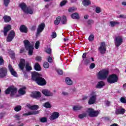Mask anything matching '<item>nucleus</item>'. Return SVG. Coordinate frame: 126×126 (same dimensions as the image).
Wrapping results in <instances>:
<instances>
[{
    "mask_svg": "<svg viewBox=\"0 0 126 126\" xmlns=\"http://www.w3.org/2000/svg\"><path fill=\"white\" fill-rule=\"evenodd\" d=\"M25 13L28 14H33V8L31 7H28L26 9V10L24 12Z\"/></svg>",
    "mask_w": 126,
    "mask_h": 126,
    "instance_id": "23",
    "label": "nucleus"
},
{
    "mask_svg": "<svg viewBox=\"0 0 126 126\" xmlns=\"http://www.w3.org/2000/svg\"><path fill=\"white\" fill-rule=\"evenodd\" d=\"M74 10V7L70 8L68 9V12H72V11H73Z\"/></svg>",
    "mask_w": 126,
    "mask_h": 126,
    "instance_id": "62",
    "label": "nucleus"
},
{
    "mask_svg": "<svg viewBox=\"0 0 126 126\" xmlns=\"http://www.w3.org/2000/svg\"><path fill=\"white\" fill-rule=\"evenodd\" d=\"M110 24L111 27H115L116 25H119V24H120V22L118 21H110Z\"/></svg>",
    "mask_w": 126,
    "mask_h": 126,
    "instance_id": "29",
    "label": "nucleus"
},
{
    "mask_svg": "<svg viewBox=\"0 0 126 126\" xmlns=\"http://www.w3.org/2000/svg\"><path fill=\"white\" fill-rule=\"evenodd\" d=\"M32 97L33 98H36V99H38V98H40L41 97V93L40 92H35L33 94Z\"/></svg>",
    "mask_w": 126,
    "mask_h": 126,
    "instance_id": "24",
    "label": "nucleus"
},
{
    "mask_svg": "<svg viewBox=\"0 0 126 126\" xmlns=\"http://www.w3.org/2000/svg\"><path fill=\"white\" fill-rule=\"evenodd\" d=\"M24 44L26 50L29 51V55L32 56V55H33V50H34L33 45L31 44L28 40H24Z\"/></svg>",
    "mask_w": 126,
    "mask_h": 126,
    "instance_id": "3",
    "label": "nucleus"
},
{
    "mask_svg": "<svg viewBox=\"0 0 126 126\" xmlns=\"http://www.w3.org/2000/svg\"><path fill=\"white\" fill-rule=\"evenodd\" d=\"M119 17H120V18H123L124 19H126V15H120Z\"/></svg>",
    "mask_w": 126,
    "mask_h": 126,
    "instance_id": "59",
    "label": "nucleus"
},
{
    "mask_svg": "<svg viewBox=\"0 0 126 126\" xmlns=\"http://www.w3.org/2000/svg\"><path fill=\"white\" fill-rule=\"evenodd\" d=\"M17 93V89L14 87H11V96H15Z\"/></svg>",
    "mask_w": 126,
    "mask_h": 126,
    "instance_id": "19",
    "label": "nucleus"
},
{
    "mask_svg": "<svg viewBox=\"0 0 126 126\" xmlns=\"http://www.w3.org/2000/svg\"><path fill=\"white\" fill-rule=\"evenodd\" d=\"M27 107L30 110H38L39 109V106L37 105L31 106L30 104H27Z\"/></svg>",
    "mask_w": 126,
    "mask_h": 126,
    "instance_id": "21",
    "label": "nucleus"
},
{
    "mask_svg": "<svg viewBox=\"0 0 126 126\" xmlns=\"http://www.w3.org/2000/svg\"><path fill=\"white\" fill-rule=\"evenodd\" d=\"M25 90H26V87H23L21 88L18 91L19 94H20V95H24L26 93V91Z\"/></svg>",
    "mask_w": 126,
    "mask_h": 126,
    "instance_id": "20",
    "label": "nucleus"
},
{
    "mask_svg": "<svg viewBox=\"0 0 126 126\" xmlns=\"http://www.w3.org/2000/svg\"><path fill=\"white\" fill-rule=\"evenodd\" d=\"M44 29H45V24L41 23L38 26L37 29L36 37H39V36L41 35V32H43V30H44Z\"/></svg>",
    "mask_w": 126,
    "mask_h": 126,
    "instance_id": "7",
    "label": "nucleus"
},
{
    "mask_svg": "<svg viewBox=\"0 0 126 126\" xmlns=\"http://www.w3.org/2000/svg\"><path fill=\"white\" fill-rule=\"evenodd\" d=\"M59 117H60V113H59V112H54L50 116V120H51V121H54V120L58 119Z\"/></svg>",
    "mask_w": 126,
    "mask_h": 126,
    "instance_id": "14",
    "label": "nucleus"
},
{
    "mask_svg": "<svg viewBox=\"0 0 126 126\" xmlns=\"http://www.w3.org/2000/svg\"><path fill=\"white\" fill-rule=\"evenodd\" d=\"M19 7H20V8H21V9L23 10L24 12H25L27 8V7H26V4L25 3H20L19 4Z\"/></svg>",
    "mask_w": 126,
    "mask_h": 126,
    "instance_id": "26",
    "label": "nucleus"
},
{
    "mask_svg": "<svg viewBox=\"0 0 126 126\" xmlns=\"http://www.w3.org/2000/svg\"><path fill=\"white\" fill-rule=\"evenodd\" d=\"M95 12L96 13H100V12H101V8H100L99 7H97L95 8Z\"/></svg>",
    "mask_w": 126,
    "mask_h": 126,
    "instance_id": "50",
    "label": "nucleus"
},
{
    "mask_svg": "<svg viewBox=\"0 0 126 126\" xmlns=\"http://www.w3.org/2000/svg\"><path fill=\"white\" fill-rule=\"evenodd\" d=\"M32 79L33 81H35L36 83L40 86H43L47 84V82L44 78L40 76V74L37 72H33L32 73Z\"/></svg>",
    "mask_w": 126,
    "mask_h": 126,
    "instance_id": "1",
    "label": "nucleus"
},
{
    "mask_svg": "<svg viewBox=\"0 0 126 126\" xmlns=\"http://www.w3.org/2000/svg\"><path fill=\"white\" fill-rule=\"evenodd\" d=\"M5 94H9V93L11 92V87L7 89V90L5 91Z\"/></svg>",
    "mask_w": 126,
    "mask_h": 126,
    "instance_id": "45",
    "label": "nucleus"
},
{
    "mask_svg": "<svg viewBox=\"0 0 126 126\" xmlns=\"http://www.w3.org/2000/svg\"><path fill=\"white\" fill-rule=\"evenodd\" d=\"M51 37L52 38H53V39H55V38L57 37V33L55 32H53L51 35Z\"/></svg>",
    "mask_w": 126,
    "mask_h": 126,
    "instance_id": "53",
    "label": "nucleus"
},
{
    "mask_svg": "<svg viewBox=\"0 0 126 126\" xmlns=\"http://www.w3.org/2000/svg\"><path fill=\"white\" fill-rule=\"evenodd\" d=\"M94 21L92 20H89L88 21V24L91 25V24H94Z\"/></svg>",
    "mask_w": 126,
    "mask_h": 126,
    "instance_id": "56",
    "label": "nucleus"
},
{
    "mask_svg": "<svg viewBox=\"0 0 126 126\" xmlns=\"http://www.w3.org/2000/svg\"><path fill=\"white\" fill-rule=\"evenodd\" d=\"M11 29V26L10 25H8L4 27L3 33L4 36L7 35V32Z\"/></svg>",
    "mask_w": 126,
    "mask_h": 126,
    "instance_id": "17",
    "label": "nucleus"
},
{
    "mask_svg": "<svg viewBox=\"0 0 126 126\" xmlns=\"http://www.w3.org/2000/svg\"><path fill=\"white\" fill-rule=\"evenodd\" d=\"M62 95L63 96H68L69 95V93H67V92L65 91H63L62 92Z\"/></svg>",
    "mask_w": 126,
    "mask_h": 126,
    "instance_id": "48",
    "label": "nucleus"
},
{
    "mask_svg": "<svg viewBox=\"0 0 126 126\" xmlns=\"http://www.w3.org/2000/svg\"><path fill=\"white\" fill-rule=\"evenodd\" d=\"M48 63H53V59L51 57H49L48 59Z\"/></svg>",
    "mask_w": 126,
    "mask_h": 126,
    "instance_id": "57",
    "label": "nucleus"
},
{
    "mask_svg": "<svg viewBox=\"0 0 126 126\" xmlns=\"http://www.w3.org/2000/svg\"><path fill=\"white\" fill-rule=\"evenodd\" d=\"M3 19L5 22H9L11 20V18L8 16H4L3 17Z\"/></svg>",
    "mask_w": 126,
    "mask_h": 126,
    "instance_id": "34",
    "label": "nucleus"
},
{
    "mask_svg": "<svg viewBox=\"0 0 126 126\" xmlns=\"http://www.w3.org/2000/svg\"><path fill=\"white\" fill-rule=\"evenodd\" d=\"M88 39L89 41H93V40H94V35L91 34L90 35Z\"/></svg>",
    "mask_w": 126,
    "mask_h": 126,
    "instance_id": "47",
    "label": "nucleus"
},
{
    "mask_svg": "<svg viewBox=\"0 0 126 126\" xmlns=\"http://www.w3.org/2000/svg\"><path fill=\"white\" fill-rule=\"evenodd\" d=\"M83 61H85L86 58V53H84L82 56Z\"/></svg>",
    "mask_w": 126,
    "mask_h": 126,
    "instance_id": "63",
    "label": "nucleus"
},
{
    "mask_svg": "<svg viewBox=\"0 0 126 126\" xmlns=\"http://www.w3.org/2000/svg\"><path fill=\"white\" fill-rule=\"evenodd\" d=\"M35 60L36 62H41V61H42V58L39 56H37L35 58Z\"/></svg>",
    "mask_w": 126,
    "mask_h": 126,
    "instance_id": "52",
    "label": "nucleus"
},
{
    "mask_svg": "<svg viewBox=\"0 0 126 126\" xmlns=\"http://www.w3.org/2000/svg\"><path fill=\"white\" fill-rule=\"evenodd\" d=\"M65 82L67 85H72V81L69 78H66L65 79Z\"/></svg>",
    "mask_w": 126,
    "mask_h": 126,
    "instance_id": "32",
    "label": "nucleus"
},
{
    "mask_svg": "<svg viewBox=\"0 0 126 126\" xmlns=\"http://www.w3.org/2000/svg\"><path fill=\"white\" fill-rule=\"evenodd\" d=\"M95 67V63H92L90 66V68L91 69H93Z\"/></svg>",
    "mask_w": 126,
    "mask_h": 126,
    "instance_id": "54",
    "label": "nucleus"
},
{
    "mask_svg": "<svg viewBox=\"0 0 126 126\" xmlns=\"http://www.w3.org/2000/svg\"><path fill=\"white\" fill-rule=\"evenodd\" d=\"M40 122L41 123H46V122H47V118L46 117L41 118Z\"/></svg>",
    "mask_w": 126,
    "mask_h": 126,
    "instance_id": "49",
    "label": "nucleus"
},
{
    "mask_svg": "<svg viewBox=\"0 0 126 126\" xmlns=\"http://www.w3.org/2000/svg\"><path fill=\"white\" fill-rule=\"evenodd\" d=\"M61 21L63 24H66V17L63 16Z\"/></svg>",
    "mask_w": 126,
    "mask_h": 126,
    "instance_id": "36",
    "label": "nucleus"
},
{
    "mask_svg": "<svg viewBox=\"0 0 126 126\" xmlns=\"http://www.w3.org/2000/svg\"><path fill=\"white\" fill-rule=\"evenodd\" d=\"M34 69L37 71H40V70H41V66H40V64H39V63H35L34 65Z\"/></svg>",
    "mask_w": 126,
    "mask_h": 126,
    "instance_id": "27",
    "label": "nucleus"
},
{
    "mask_svg": "<svg viewBox=\"0 0 126 126\" xmlns=\"http://www.w3.org/2000/svg\"><path fill=\"white\" fill-rule=\"evenodd\" d=\"M66 2H67V1L66 0H63L60 2V6H63V5H65L66 4Z\"/></svg>",
    "mask_w": 126,
    "mask_h": 126,
    "instance_id": "46",
    "label": "nucleus"
},
{
    "mask_svg": "<svg viewBox=\"0 0 126 126\" xmlns=\"http://www.w3.org/2000/svg\"><path fill=\"white\" fill-rule=\"evenodd\" d=\"M57 72L58 74H60V75H62L63 74V70L60 69H57Z\"/></svg>",
    "mask_w": 126,
    "mask_h": 126,
    "instance_id": "51",
    "label": "nucleus"
},
{
    "mask_svg": "<svg viewBox=\"0 0 126 126\" xmlns=\"http://www.w3.org/2000/svg\"><path fill=\"white\" fill-rule=\"evenodd\" d=\"M39 111H33L29 112L28 113H24L23 116H30L31 115H38L39 114Z\"/></svg>",
    "mask_w": 126,
    "mask_h": 126,
    "instance_id": "18",
    "label": "nucleus"
},
{
    "mask_svg": "<svg viewBox=\"0 0 126 126\" xmlns=\"http://www.w3.org/2000/svg\"><path fill=\"white\" fill-rule=\"evenodd\" d=\"M46 53H47V54H51V53H52V49H51V48H48L46 50Z\"/></svg>",
    "mask_w": 126,
    "mask_h": 126,
    "instance_id": "58",
    "label": "nucleus"
},
{
    "mask_svg": "<svg viewBox=\"0 0 126 126\" xmlns=\"http://www.w3.org/2000/svg\"><path fill=\"white\" fill-rule=\"evenodd\" d=\"M26 70H32V67H31V66L29 65V63H26Z\"/></svg>",
    "mask_w": 126,
    "mask_h": 126,
    "instance_id": "35",
    "label": "nucleus"
},
{
    "mask_svg": "<svg viewBox=\"0 0 126 126\" xmlns=\"http://www.w3.org/2000/svg\"><path fill=\"white\" fill-rule=\"evenodd\" d=\"M87 113L89 115V117H91L92 118L97 117L98 115L100 114L99 111H95L92 108H89L87 111Z\"/></svg>",
    "mask_w": 126,
    "mask_h": 126,
    "instance_id": "4",
    "label": "nucleus"
},
{
    "mask_svg": "<svg viewBox=\"0 0 126 126\" xmlns=\"http://www.w3.org/2000/svg\"><path fill=\"white\" fill-rule=\"evenodd\" d=\"M118 82V76L116 74H112L109 75L107 78V82L112 84Z\"/></svg>",
    "mask_w": 126,
    "mask_h": 126,
    "instance_id": "5",
    "label": "nucleus"
},
{
    "mask_svg": "<svg viewBox=\"0 0 126 126\" xmlns=\"http://www.w3.org/2000/svg\"><path fill=\"white\" fill-rule=\"evenodd\" d=\"M91 4V2H90V0H84L83 1V4L85 6H87V5H89V4Z\"/></svg>",
    "mask_w": 126,
    "mask_h": 126,
    "instance_id": "33",
    "label": "nucleus"
},
{
    "mask_svg": "<svg viewBox=\"0 0 126 126\" xmlns=\"http://www.w3.org/2000/svg\"><path fill=\"white\" fill-rule=\"evenodd\" d=\"M61 20H62V18H61V17H57L56 20L54 21L55 25H59Z\"/></svg>",
    "mask_w": 126,
    "mask_h": 126,
    "instance_id": "28",
    "label": "nucleus"
},
{
    "mask_svg": "<svg viewBox=\"0 0 126 126\" xmlns=\"http://www.w3.org/2000/svg\"><path fill=\"white\" fill-rule=\"evenodd\" d=\"M86 117V113L81 114L78 116L79 119H83Z\"/></svg>",
    "mask_w": 126,
    "mask_h": 126,
    "instance_id": "43",
    "label": "nucleus"
},
{
    "mask_svg": "<svg viewBox=\"0 0 126 126\" xmlns=\"http://www.w3.org/2000/svg\"><path fill=\"white\" fill-rule=\"evenodd\" d=\"M49 66H50V64L48 62H44L43 63V67L44 68H49Z\"/></svg>",
    "mask_w": 126,
    "mask_h": 126,
    "instance_id": "41",
    "label": "nucleus"
},
{
    "mask_svg": "<svg viewBox=\"0 0 126 126\" xmlns=\"http://www.w3.org/2000/svg\"><path fill=\"white\" fill-rule=\"evenodd\" d=\"M114 42L115 45L116 47H120L122 44H123V42H124V39L122 36H117L114 39Z\"/></svg>",
    "mask_w": 126,
    "mask_h": 126,
    "instance_id": "8",
    "label": "nucleus"
},
{
    "mask_svg": "<svg viewBox=\"0 0 126 126\" xmlns=\"http://www.w3.org/2000/svg\"><path fill=\"white\" fill-rule=\"evenodd\" d=\"M96 97H97V94H96V93L92 92L90 96V99L89 100V105H92V104H94L95 102H96Z\"/></svg>",
    "mask_w": 126,
    "mask_h": 126,
    "instance_id": "6",
    "label": "nucleus"
},
{
    "mask_svg": "<svg viewBox=\"0 0 126 126\" xmlns=\"http://www.w3.org/2000/svg\"><path fill=\"white\" fill-rule=\"evenodd\" d=\"M110 104H111V103L110 102V101H108V100L105 101V105H106V106H110Z\"/></svg>",
    "mask_w": 126,
    "mask_h": 126,
    "instance_id": "61",
    "label": "nucleus"
},
{
    "mask_svg": "<svg viewBox=\"0 0 126 126\" xmlns=\"http://www.w3.org/2000/svg\"><path fill=\"white\" fill-rule=\"evenodd\" d=\"M70 91H71V92L74 93V92H75L76 91V89L73 88L71 89Z\"/></svg>",
    "mask_w": 126,
    "mask_h": 126,
    "instance_id": "64",
    "label": "nucleus"
},
{
    "mask_svg": "<svg viewBox=\"0 0 126 126\" xmlns=\"http://www.w3.org/2000/svg\"><path fill=\"white\" fill-rule=\"evenodd\" d=\"M40 46V42L39 41H36L35 44V49H39V47Z\"/></svg>",
    "mask_w": 126,
    "mask_h": 126,
    "instance_id": "44",
    "label": "nucleus"
},
{
    "mask_svg": "<svg viewBox=\"0 0 126 126\" xmlns=\"http://www.w3.org/2000/svg\"><path fill=\"white\" fill-rule=\"evenodd\" d=\"M109 75V70L103 69L100 70L97 74V78L100 80H105Z\"/></svg>",
    "mask_w": 126,
    "mask_h": 126,
    "instance_id": "2",
    "label": "nucleus"
},
{
    "mask_svg": "<svg viewBox=\"0 0 126 126\" xmlns=\"http://www.w3.org/2000/svg\"><path fill=\"white\" fill-rule=\"evenodd\" d=\"M120 102L123 104H126V98L122 97L120 98Z\"/></svg>",
    "mask_w": 126,
    "mask_h": 126,
    "instance_id": "38",
    "label": "nucleus"
},
{
    "mask_svg": "<svg viewBox=\"0 0 126 126\" xmlns=\"http://www.w3.org/2000/svg\"><path fill=\"white\" fill-rule=\"evenodd\" d=\"M82 109V106L80 105H76L73 107V111H79V110H81Z\"/></svg>",
    "mask_w": 126,
    "mask_h": 126,
    "instance_id": "31",
    "label": "nucleus"
},
{
    "mask_svg": "<svg viewBox=\"0 0 126 126\" xmlns=\"http://www.w3.org/2000/svg\"><path fill=\"white\" fill-rule=\"evenodd\" d=\"M126 113V109L123 107H119L116 108L115 114L116 115H124Z\"/></svg>",
    "mask_w": 126,
    "mask_h": 126,
    "instance_id": "11",
    "label": "nucleus"
},
{
    "mask_svg": "<svg viewBox=\"0 0 126 126\" xmlns=\"http://www.w3.org/2000/svg\"><path fill=\"white\" fill-rule=\"evenodd\" d=\"M15 35V33L13 31H11L8 35L7 37V42H11L13 38H14V36Z\"/></svg>",
    "mask_w": 126,
    "mask_h": 126,
    "instance_id": "12",
    "label": "nucleus"
},
{
    "mask_svg": "<svg viewBox=\"0 0 126 126\" xmlns=\"http://www.w3.org/2000/svg\"><path fill=\"white\" fill-rule=\"evenodd\" d=\"M71 16L73 19H79V15L77 13L72 14Z\"/></svg>",
    "mask_w": 126,
    "mask_h": 126,
    "instance_id": "30",
    "label": "nucleus"
},
{
    "mask_svg": "<svg viewBox=\"0 0 126 126\" xmlns=\"http://www.w3.org/2000/svg\"><path fill=\"white\" fill-rule=\"evenodd\" d=\"M104 86H105V83L103 81H100L97 83L96 88H102Z\"/></svg>",
    "mask_w": 126,
    "mask_h": 126,
    "instance_id": "25",
    "label": "nucleus"
},
{
    "mask_svg": "<svg viewBox=\"0 0 126 126\" xmlns=\"http://www.w3.org/2000/svg\"><path fill=\"white\" fill-rule=\"evenodd\" d=\"M14 110H15V112H19V111H20V110H21V106L18 105V106H16L14 108Z\"/></svg>",
    "mask_w": 126,
    "mask_h": 126,
    "instance_id": "39",
    "label": "nucleus"
},
{
    "mask_svg": "<svg viewBox=\"0 0 126 126\" xmlns=\"http://www.w3.org/2000/svg\"><path fill=\"white\" fill-rule=\"evenodd\" d=\"M4 4L5 6H8L10 0H3Z\"/></svg>",
    "mask_w": 126,
    "mask_h": 126,
    "instance_id": "42",
    "label": "nucleus"
},
{
    "mask_svg": "<svg viewBox=\"0 0 126 126\" xmlns=\"http://www.w3.org/2000/svg\"><path fill=\"white\" fill-rule=\"evenodd\" d=\"M42 93L44 96H46V97H52L54 96V94L49 90L44 89L42 91Z\"/></svg>",
    "mask_w": 126,
    "mask_h": 126,
    "instance_id": "10",
    "label": "nucleus"
},
{
    "mask_svg": "<svg viewBox=\"0 0 126 126\" xmlns=\"http://www.w3.org/2000/svg\"><path fill=\"white\" fill-rule=\"evenodd\" d=\"M14 118L16 119V120H20V115H19V114H16L14 116Z\"/></svg>",
    "mask_w": 126,
    "mask_h": 126,
    "instance_id": "55",
    "label": "nucleus"
},
{
    "mask_svg": "<svg viewBox=\"0 0 126 126\" xmlns=\"http://www.w3.org/2000/svg\"><path fill=\"white\" fill-rule=\"evenodd\" d=\"M20 31L22 33H27V27L25 25H22L20 27Z\"/></svg>",
    "mask_w": 126,
    "mask_h": 126,
    "instance_id": "22",
    "label": "nucleus"
},
{
    "mask_svg": "<svg viewBox=\"0 0 126 126\" xmlns=\"http://www.w3.org/2000/svg\"><path fill=\"white\" fill-rule=\"evenodd\" d=\"M19 66L22 70H23L24 67H25V60L24 59L20 60Z\"/></svg>",
    "mask_w": 126,
    "mask_h": 126,
    "instance_id": "16",
    "label": "nucleus"
},
{
    "mask_svg": "<svg viewBox=\"0 0 126 126\" xmlns=\"http://www.w3.org/2000/svg\"><path fill=\"white\" fill-rule=\"evenodd\" d=\"M43 106H44V107H45V108H51V107H52V106L49 102L45 103L43 104Z\"/></svg>",
    "mask_w": 126,
    "mask_h": 126,
    "instance_id": "40",
    "label": "nucleus"
},
{
    "mask_svg": "<svg viewBox=\"0 0 126 126\" xmlns=\"http://www.w3.org/2000/svg\"><path fill=\"white\" fill-rule=\"evenodd\" d=\"M85 62V64H86V65H88V64H89V63H90V58H87L85 59V60H83Z\"/></svg>",
    "mask_w": 126,
    "mask_h": 126,
    "instance_id": "37",
    "label": "nucleus"
},
{
    "mask_svg": "<svg viewBox=\"0 0 126 126\" xmlns=\"http://www.w3.org/2000/svg\"><path fill=\"white\" fill-rule=\"evenodd\" d=\"M9 70L11 73V74L13 75V76H15L16 77L17 76V73L14 70V69L12 67V66L10 64L8 65Z\"/></svg>",
    "mask_w": 126,
    "mask_h": 126,
    "instance_id": "15",
    "label": "nucleus"
},
{
    "mask_svg": "<svg viewBox=\"0 0 126 126\" xmlns=\"http://www.w3.org/2000/svg\"><path fill=\"white\" fill-rule=\"evenodd\" d=\"M6 74H7V69L6 68L0 69V77H4V76H6Z\"/></svg>",
    "mask_w": 126,
    "mask_h": 126,
    "instance_id": "13",
    "label": "nucleus"
},
{
    "mask_svg": "<svg viewBox=\"0 0 126 126\" xmlns=\"http://www.w3.org/2000/svg\"><path fill=\"white\" fill-rule=\"evenodd\" d=\"M106 44L105 42H101L100 43V46L98 47V51L100 52V54L104 55L106 53Z\"/></svg>",
    "mask_w": 126,
    "mask_h": 126,
    "instance_id": "9",
    "label": "nucleus"
},
{
    "mask_svg": "<svg viewBox=\"0 0 126 126\" xmlns=\"http://www.w3.org/2000/svg\"><path fill=\"white\" fill-rule=\"evenodd\" d=\"M2 63H3V59L0 57V65H2Z\"/></svg>",
    "mask_w": 126,
    "mask_h": 126,
    "instance_id": "60",
    "label": "nucleus"
}]
</instances>
